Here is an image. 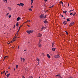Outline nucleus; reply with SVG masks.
Returning <instances> with one entry per match:
<instances>
[{"label":"nucleus","instance_id":"6e6552de","mask_svg":"<svg viewBox=\"0 0 78 78\" xmlns=\"http://www.w3.org/2000/svg\"><path fill=\"white\" fill-rule=\"evenodd\" d=\"M16 41V39L14 38L13 39V41H12L10 42V43H12L14 42V41Z\"/></svg>","mask_w":78,"mask_h":78},{"label":"nucleus","instance_id":"f704fd0d","mask_svg":"<svg viewBox=\"0 0 78 78\" xmlns=\"http://www.w3.org/2000/svg\"><path fill=\"white\" fill-rule=\"evenodd\" d=\"M65 32H66V34H68V32H67L65 31Z\"/></svg>","mask_w":78,"mask_h":78},{"label":"nucleus","instance_id":"338daca9","mask_svg":"<svg viewBox=\"0 0 78 78\" xmlns=\"http://www.w3.org/2000/svg\"><path fill=\"white\" fill-rule=\"evenodd\" d=\"M27 23V22L24 23Z\"/></svg>","mask_w":78,"mask_h":78},{"label":"nucleus","instance_id":"aec40b11","mask_svg":"<svg viewBox=\"0 0 78 78\" xmlns=\"http://www.w3.org/2000/svg\"><path fill=\"white\" fill-rule=\"evenodd\" d=\"M70 20L69 19H67V20L68 22H69H69H70V20Z\"/></svg>","mask_w":78,"mask_h":78},{"label":"nucleus","instance_id":"dca6fc26","mask_svg":"<svg viewBox=\"0 0 78 78\" xmlns=\"http://www.w3.org/2000/svg\"><path fill=\"white\" fill-rule=\"evenodd\" d=\"M8 8H9V11H11V7H9Z\"/></svg>","mask_w":78,"mask_h":78},{"label":"nucleus","instance_id":"052dcab7","mask_svg":"<svg viewBox=\"0 0 78 78\" xmlns=\"http://www.w3.org/2000/svg\"><path fill=\"white\" fill-rule=\"evenodd\" d=\"M38 64H39V61L38 62Z\"/></svg>","mask_w":78,"mask_h":78},{"label":"nucleus","instance_id":"09e8293b","mask_svg":"<svg viewBox=\"0 0 78 78\" xmlns=\"http://www.w3.org/2000/svg\"><path fill=\"white\" fill-rule=\"evenodd\" d=\"M15 28V25H14V27H13V28Z\"/></svg>","mask_w":78,"mask_h":78},{"label":"nucleus","instance_id":"7c9ffc66","mask_svg":"<svg viewBox=\"0 0 78 78\" xmlns=\"http://www.w3.org/2000/svg\"><path fill=\"white\" fill-rule=\"evenodd\" d=\"M66 12H67V11H63V12L64 13H66Z\"/></svg>","mask_w":78,"mask_h":78},{"label":"nucleus","instance_id":"58836bf2","mask_svg":"<svg viewBox=\"0 0 78 78\" xmlns=\"http://www.w3.org/2000/svg\"><path fill=\"white\" fill-rule=\"evenodd\" d=\"M4 2H7V0H4Z\"/></svg>","mask_w":78,"mask_h":78},{"label":"nucleus","instance_id":"6ab92c4d","mask_svg":"<svg viewBox=\"0 0 78 78\" xmlns=\"http://www.w3.org/2000/svg\"><path fill=\"white\" fill-rule=\"evenodd\" d=\"M16 27H18L19 26V23H18V22H17L16 24Z\"/></svg>","mask_w":78,"mask_h":78},{"label":"nucleus","instance_id":"0eeeda50","mask_svg":"<svg viewBox=\"0 0 78 78\" xmlns=\"http://www.w3.org/2000/svg\"><path fill=\"white\" fill-rule=\"evenodd\" d=\"M21 20V18H20V17H18L17 18V21H19V20Z\"/></svg>","mask_w":78,"mask_h":78},{"label":"nucleus","instance_id":"bb28decb","mask_svg":"<svg viewBox=\"0 0 78 78\" xmlns=\"http://www.w3.org/2000/svg\"><path fill=\"white\" fill-rule=\"evenodd\" d=\"M6 58H8V56H5L4 57V59H5Z\"/></svg>","mask_w":78,"mask_h":78},{"label":"nucleus","instance_id":"a18cd8bd","mask_svg":"<svg viewBox=\"0 0 78 78\" xmlns=\"http://www.w3.org/2000/svg\"><path fill=\"white\" fill-rule=\"evenodd\" d=\"M29 21L27 20V21H26V23H27V22H29Z\"/></svg>","mask_w":78,"mask_h":78},{"label":"nucleus","instance_id":"cd10ccee","mask_svg":"<svg viewBox=\"0 0 78 78\" xmlns=\"http://www.w3.org/2000/svg\"><path fill=\"white\" fill-rule=\"evenodd\" d=\"M16 69H17L18 68V65H16Z\"/></svg>","mask_w":78,"mask_h":78},{"label":"nucleus","instance_id":"f3484780","mask_svg":"<svg viewBox=\"0 0 78 78\" xmlns=\"http://www.w3.org/2000/svg\"><path fill=\"white\" fill-rule=\"evenodd\" d=\"M58 76V77H59V76H61V75H60V74L57 75L55 76Z\"/></svg>","mask_w":78,"mask_h":78},{"label":"nucleus","instance_id":"39448f33","mask_svg":"<svg viewBox=\"0 0 78 78\" xmlns=\"http://www.w3.org/2000/svg\"><path fill=\"white\" fill-rule=\"evenodd\" d=\"M45 27H42L41 28V31H42L43 30H45Z\"/></svg>","mask_w":78,"mask_h":78},{"label":"nucleus","instance_id":"c03bdc74","mask_svg":"<svg viewBox=\"0 0 78 78\" xmlns=\"http://www.w3.org/2000/svg\"><path fill=\"white\" fill-rule=\"evenodd\" d=\"M59 77H60V78H62V77L60 76H59Z\"/></svg>","mask_w":78,"mask_h":78},{"label":"nucleus","instance_id":"2f4dec72","mask_svg":"<svg viewBox=\"0 0 78 78\" xmlns=\"http://www.w3.org/2000/svg\"><path fill=\"white\" fill-rule=\"evenodd\" d=\"M23 62H24L25 61V59L24 58H23Z\"/></svg>","mask_w":78,"mask_h":78},{"label":"nucleus","instance_id":"9d476101","mask_svg":"<svg viewBox=\"0 0 78 78\" xmlns=\"http://www.w3.org/2000/svg\"><path fill=\"white\" fill-rule=\"evenodd\" d=\"M20 5H21V6H23V5H24V4H23V3H20Z\"/></svg>","mask_w":78,"mask_h":78},{"label":"nucleus","instance_id":"c9c22d12","mask_svg":"<svg viewBox=\"0 0 78 78\" xmlns=\"http://www.w3.org/2000/svg\"><path fill=\"white\" fill-rule=\"evenodd\" d=\"M53 6H54V5H52V6H51L50 7V8H53Z\"/></svg>","mask_w":78,"mask_h":78},{"label":"nucleus","instance_id":"ea45409f","mask_svg":"<svg viewBox=\"0 0 78 78\" xmlns=\"http://www.w3.org/2000/svg\"><path fill=\"white\" fill-rule=\"evenodd\" d=\"M71 14H72V15H73V13H70V15H71Z\"/></svg>","mask_w":78,"mask_h":78},{"label":"nucleus","instance_id":"79ce46f5","mask_svg":"<svg viewBox=\"0 0 78 78\" xmlns=\"http://www.w3.org/2000/svg\"><path fill=\"white\" fill-rule=\"evenodd\" d=\"M29 78H33V77H32V76H31V77H29Z\"/></svg>","mask_w":78,"mask_h":78},{"label":"nucleus","instance_id":"6e6d98bb","mask_svg":"<svg viewBox=\"0 0 78 78\" xmlns=\"http://www.w3.org/2000/svg\"><path fill=\"white\" fill-rule=\"evenodd\" d=\"M24 51H26V50H24Z\"/></svg>","mask_w":78,"mask_h":78},{"label":"nucleus","instance_id":"1a4fd4ad","mask_svg":"<svg viewBox=\"0 0 78 78\" xmlns=\"http://www.w3.org/2000/svg\"><path fill=\"white\" fill-rule=\"evenodd\" d=\"M67 23V22L65 21L63 23V25H66Z\"/></svg>","mask_w":78,"mask_h":78},{"label":"nucleus","instance_id":"de8ad7c7","mask_svg":"<svg viewBox=\"0 0 78 78\" xmlns=\"http://www.w3.org/2000/svg\"><path fill=\"white\" fill-rule=\"evenodd\" d=\"M33 2H32L31 3V5H32V4H33Z\"/></svg>","mask_w":78,"mask_h":78},{"label":"nucleus","instance_id":"f257e3e1","mask_svg":"<svg viewBox=\"0 0 78 78\" xmlns=\"http://www.w3.org/2000/svg\"><path fill=\"white\" fill-rule=\"evenodd\" d=\"M26 32L27 33H33V30H27V31Z\"/></svg>","mask_w":78,"mask_h":78},{"label":"nucleus","instance_id":"603ef678","mask_svg":"<svg viewBox=\"0 0 78 78\" xmlns=\"http://www.w3.org/2000/svg\"><path fill=\"white\" fill-rule=\"evenodd\" d=\"M31 8H33V6H31Z\"/></svg>","mask_w":78,"mask_h":78},{"label":"nucleus","instance_id":"5701e85b","mask_svg":"<svg viewBox=\"0 0 78 78\" xmlns=\"http://www.w3.org/2000/svg\"><path fill=\"white\" fill-rule=\"evenodd\" d=\"M60 3H61V4H63V2H62V1H60Z\"/></svg>","mask_w":78,"mask_h":78},{"label":"nucleus","instance_id":"4468645a","mask_svg":"<svg viewBox=\"0 0 78 78\" xmlns=\"http://www.w3.org/2000/svg\"><path fill=\"white\" fill-rule=\"evenodd\" d=\"M19 30H20V29H19L18 31H17V33L16 34V35H15V36H16V35L17 34H17H18V33H19Z\"/></svg>","mask_w":78,"mask_h":78},{"label":"nucleus","instance_id":"4c0bfd02","mask_svg":"<svg viewBox=\"0 0 78 78\" xmlns=\"http://www.w3.org/2000/svg\"><path fill=\"white\" fill-rule=\"evenodd\" d=\"M17 5H19V6H21V5L20 4H18Z\"/></svg>","mask_w":78,"mask_h":78},{"label":"nucleus","instance_id":"5fc2aeb1","mask_svg":"<svg viewBox=\"0 0 78 78\" xmlns=\"http://www.w3.org/2000/svg\"><path fill=\"white\" fill-rule=\"evenodd\" d=\"M31 22V21H30V20H29V22Z\"/></svg>","mask_w":78,"mask_h":78},{"label":"nucleus","instance_id":"680f3d73","mask_svg":"<svg viewBox=\"0 0 78 78\" xmlns=\"http://www.w3.org/2000/svg\"><path fill=\"white\" fill-rule=\"evenodd\" d=\"M9 69H10V67H9Z\"/></svg>","mask_w":78,"mask_h":78},{"label":"nucleus","instance_id":"a211bd4d","mask_svg":"<svg viewBox=\"0 0 78 78\" xmlns=\"http://www.w3.org/2000/svg\"><path fill=\"white\" fill-rule=\"evenodd\" d=\"M36 59L37 61L38 62H39V61H40V60L38 58H37Z\"/></svg>","mask_w":78,"mask_h":78},{"label":"nucleus","instance_id":"4be33fe9","mask_svg":"<svg viewBox=\"0 0 78 78\" xmlns=\"http://www.w3.org/2000/svg\"><path fill=\"white\" fill-rule=\"evenodd\" d=\"M44 23H47V21H46V20L45 21H44Z\"/></svg>","mask_w":78,"mask_h":78},{"label":"nucleus","instance_id":"f8f14e48","mask_svg":"<svg viewBox=\"0 0 78 78\" xmlns=\"http://www.w3.org/2000/svg\"><path fill=\"white\" fill-rule=\"evenodd\" d=\"M52 51H55V48H52Z\"/></svg>","mask_w":78,"mask_h":78},{"label":"nucleus","instance_id":"37998d69","mask_svg":"<svg viewBox=\"0 0 78 78\" xmlns=\"http://www.w3.org/2000/svg\"><path fill=\"white\" fill-rule=\"evenodd\" d=\"M44 1L45 2H46L47 1V0H44Z\"/></svg>","mask_w":78,"mask_h":78},{"label":"nucleus","instance_id":"49530a36","mask_svg":"<svg viewBox=\"0 0 78 78\" xmlns=\"http://www.w3.org/2000/svg\"><path fill=\"white\" fill-rule=\"evenodd\" d=\"M62 6H64V4H62Z\"/></svg>","mask_w":78,"mask_h":78},{"label":"nucleus","instance_id":"13d9d810","mask_svg":"<svg viewBox=\"0 0 78 78\" xmlns=\"http://www.w3.org/2000/svg\"><path fill=\"white\" fill-rule=\"evenodd\" d=\"M6 75V73H5V75Z\"/></svg>","mask_w":78,"mask_h":78},{"label":"nucleus","instance_id":"72a5a7b5","mask_svg":"<svg viewBox=\"0 0 78 78\" xmlns=\"http://www.w3.org/2000/svg\"><path fill=\"white\" fill-rule=\"evenodd\" d=\"M9 13H8L7 14H6V16H8V15L9 14Z\"/></svg>","mask_w":78,"mask_h":78},{"label":"nucleus","instance_id":"e2e57ef3","mask_svg":"<svg viewBox=\"0 0 78 78\" xmlns=\"http://www.w3.org/2000/svg\"><path fill=\"white\" fill-rule=\"evenodd\" d=\"M23 78H25L24 76H23Z\"/></svg>","mask_w":78,"mask_h":78},{"label":"nucleus","instance_id":"7ed1b4c3","mask_svg":"<svg viewBox=\"0 0 78 78\" xmlns=\"http://www.w3.org/2000/svg\"><path fill=\"white\" fill-rule=\"evenodd\" d=\"M44 17V15L41 14V16H40V18H43Z\"/></svg>","mask_w":78,"mask_h":78},{"label":"nucleus","instance_id":"8fccbe9b","mask_svg":"<svg viewBox=\"0 0 78 78\" xmlns=\"http://www.w3.org/2000/svg\"><path fill=\"white\" fill-rule=\"evenodd\" d=\"M5 71H4V72H3V73H5Z\"/></svg>","mask_w":78,"mask_h":78},{"label":"nucleus","instance_id":"f03ea898","mask_svg":"<svg viewBox=\"0 0 78 78\" xmlns=\"http://www.w3.org/2000/svg\"><path fill=\"white\" fill-rule=\"evenodd\" d=\"M74 24H75V23H74V22H72L70 23L69 26H72V25H73Z\"/></svg>","mask_w":78,"mask_h":78},{"label":"nucleus","instance_id":"4d7b16f0","mask_svg":"<svg viewBox=\"0 0 78 78\" xmlns=\"http://www.w3.org/2000/svg\"><path fill=\"white\" fill-rule=\"evenodd\" d=\"M8 71H6L5 73H8Z\"/></svg>","mask_w":78,"mask_h":78},{"label":"nucleus","instance_id":"c85d7f7f","mask_svg":"<svg viewBox=\"0 0 78 78\" xmlns=\"http://www.w3.org/2000/svg\"><path fill=\"white\" fill-rule=\"evenodd\" d=\"M21 62H22V58H21Z\"/></svg>","mask_w":78,"mask_h":78},{"label":"nucleus","instance_id":"864d4df0","mask_svg":"<svg viewBox=\"0 0 78 78\" xmlns=\"http://www.w3.org/2000/svg\"><path fill=\"white\" fill-rule=\"evenodd\" d=\"M28 27H30V26L27 25Z\"/></svg>","mask_w":78,"mask_h":78},{"label":"nucleus","instance_id":"e433bc0d","mask_svg":"<svg viewBox=\"0 0 78 78\" xmlns=\"http://www.w3.org/2000/svg\"><path fill=\"white\" fill-rule=\"evenodd\" d=\"M60 16H61V17H64V16L62 15H60Z\"/></svg>","mask_w":78,"mask_h":78},{"label":"nucleus","instance_id":"c756f323","mask_svg":"<svg viewBox=\"0 0 78 78\" xmlns=\"http://www.w3.org/2000/svg\"><path fill=\"white\" fill-rule=\"evenodd\" d=\"M22 26H23L22 25H21V26H20V27H19V29H20H20L21 27H22Z\"/></svg>","mask_w":78,"mask_h":78},{"label":"nucleus","instance_id":"412c9836","mask_svg":"<svg viewBox=\"0 0 78 78\" xmlns=\"http://www.w3.org/2000/svg\"><path fill=\"white\" fill-rule=\"evenodd\" d=\"M52 47H54V43H52Z\"/></svg>","mask_w":78,"mask_h":78},{"label":"nucleus","instance_id":"b1692460","mask_svg":"<svg viewBox=\"0 0 78 78\" xmlns=\"http://www.w3.org/2000/svg\"><path fill=\"white\" fill-rule=\"evenodd\" d=\"M29 11H32L31 10V8H30V9H29Z\"/></svg>","mask_w":78,"mask_h":78},{"label":"nucleus","instance_id":"a878e982","mask_svg":"<svg viewBox=\"0 0 78 78\" xmlns=\"http://www.w3.org/2000/svg\"><path fill=\"white\" fill-rule=\"evenodd\" d=\"M9 18H11V15H9Z\"/></svg>","mask_w":78,"mask_h":78},{"label":"nucleus","instance_id":"473e14b6","mask_svg":"<svg viewBox=\"0 0 78 78\" xmlns=\"http://www.w3.org/2000/svg\"><path fill=\"white\" fill-rule=\"evenodd\" d=\"M41 39H40L39 40V43H40V42H41Z\"/></svg>","mask_w":78,"mask_h":78},{"label":"nucleus","instance_id":"ddd939ff","mask_svg":"<svg viewBox=\"0 0 78 78\" xmlns=\"http://www.w3.org/2000/svg\"><path fill=\"white\" fill-rule=\"evenodd\" d=\"M42 47V45H41V44L39 43V47Z\"/></svg>","mask_w":78,"mask_h":78},{"label":"nucleus","instance_id":"9b49d317","mask_svg":"<svg viewBox=\"0 0 78 78\" xmlns=\"http://www.w3.org/2000/svg\"><path fill=\"white\" fill-rule=\"evenodd\" d=\"M10 75V73H9L8 74H7L6 75L7 78H8L9 77V76Z\"/></svg>","mask_w":78,"mask_h":78},{"label":"nucleus","instance_id":"3c124183","mask_svg":"<svg viewBox=\"0 0 78 78\" xmlns=\"http://www.w3.org/2000/svg\"><path fill=\"white\" fill-rule=\"evenodd\" d=\"M46 16H47V15H45V17H44V18H45V17H46Z\"/></svg>","mask_w":78,"mask_h":78},{"label":"nucleus","instance_id":"bf43d9fd","mask_svg":"<svg viewBox=\"0 0 78 78\" xmlns=\"http://www.w3.org/2000/svg\"><path fill=\"white\" fill-rule=\"evenodd\" d=\"M1 74H3V72H2Z\"/></svg>","mask_w":78,"mask_h":78},{"label":"nucleus","instance_id":"774afa93","mask_svg":"<svg viewBox=\"0 0 78 78\" xmlns=\"http://www.w3.org/2000/svg\"><path fill=\"white\" fill-rule=\"evenodd\" d=\"M64 19H65V17L63 18Z\"/></svg>","mask_w":78,"mask_h":78},{"label":"nucleus","instance_id":"20e7f679","mask_svg":"<svg viewBox=\"0 0 78 78\" xmlns=\"http://www.w3.org/2000/svg\"><path fill=\"white\" fill-rule=\"evenodd\" d=\"M55 58H59V55H56L55 56Z\"/></svg>","mask_w":78,"mask_h":78},{"label":"nucleus","instance_id":"a19ab883","mask_svg":"<svg viewBox=\"0 0 78 78\" xmlns=\"http://www.w3.org/2000/svg\"><path fill=\"white\" fill-rule=\"evenodd\" d=\"M34 1V0H31V2H33Z\"/></svg>","mask_w":78,"mask_h":78},{"label":"nucleus","instance_id":"393cba45","mask_svg":"<svg viewBox=\"0 0 78 78\" xmlns=\"http://www.w3.org/2000/svg\"><path fill=\"white\" fill-rule=\"evenodd\" d=\"M76 12H75L73 14V16H75V14H76Z\"/></svg>","mask_w":78,"mask_h":78},{"label":"nucleus","instance_id":"69168bd1","mask_svg":"<svg viewBox=\"0 0 78 78\" xmlns=\"http://www.w3.org/2000/svg\"><path fill=\"white\" fill-rule=\"evenodd\" d=\"M68 6H69V4H68Z\"/></svg>","mask_w":78,"mask_h":78},{"label":"nucleus","instance_id":"2eb2a0df","mask_svg":"<svg viewBox=\"0 0 78 78\" xmlns=\"http://www.w3.org/2000/svg\"><path fill=\"white\" fill-rule=\"evenodd\" d=\"M47 56L48 58H50V55L49 54L47 55Z\"/></svg>","mask_w":78,"mask_h":78},{"label":"nucleus","instance_id":"423d86ee","mask_svg":"<svg viewBox=\"0 0 78 78\" xmlns=\"http://www.w3.org/2000/svg\"><path fill=\"white\" fill-rule=\"evenodd\" d=\"M42 36V34L39 33L38 37H41Z\"/></svg>","mask_w":78,"mask_h":78},{"label":"nucleus","instance_id":"0e129e2a","mask_svg":"<svg viewBox=\"0 0 78 78\" xmlns=\"http://www.w3.org/2000/svg\"><path fill=\"white\" fill-rule=\"evenodd\" d=\"M14 70H16V69L15 68V69H14Z\"/></svg>","mask_w":78,"mask_h":78}]
</instances>
